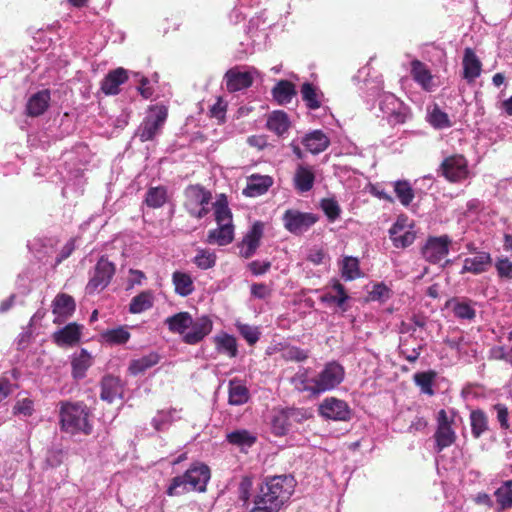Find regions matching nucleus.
I'll return each instance as SVG.
<instances>
[{
    "label": "nucleus",
    "mask_w": 512,
    "mask_h": 512,
    "mask_svg": "<svg viewBox=\"0 0 512 512\" xmlns=\"http://www.w3.org/2000/svg\"><path fill=\"white\" fill-rule=\"evenodd\" d=\"M295 488L292 476L281 475L270 478L261 487L251 512H276L286 502Z\"/></svg>",
    "instance_id": "nucleus-1"
},
{
    "label": "nucleus",
    "mask_w": 512,
    "mask_h": 512,
    "mask_svg": "<svg viewBox=\"0 0 512 512\" xmlns=\"http://www.w3.org/2000/svg\"><path fill=\"white\" fill-rule=\"evenodd\" d=\"M213 207L217 228L208 232L205 241L211 245L226 246L234 240L233 217L226 196L221 194Z\"/></svg>",
    "instance_id": "nucleus-2"
},
{
    "label": "nucleus",
    "mask_w": 512,
    "mask_h": 512,
    "mask_svg": "<svg viewBox=\"0 0 512 512\" xmlns=\"http://www.w3.org/2000/svg\"><path fill=\"white\" fill-rule=\"evenodd\" d=\"M209 479V467L203 463H195L183 475L172 479L167 494L177 496L189 491L204 492Z\"/></svg>",
    "instance_id": "nucleus-3"
},
{
    "label": "nucleus",
    "mask_w": 512,
    "mask_h": 512,
    "mask_svg": "<svg viewBox=\"0 0 512 512\" xmlns=\"http://www.w3.org/2000/svg\"><path fill=\"white\" fill-rule=\"evenodd\" d=\"M61 429L67 433L90 434L92 425L89 420V410L82 403L62 402L60 406Z\"/></svg>",
    "instance_id": "nucleus-4"
},
{
    "label": "nucleus",
    "mask_w": 512,
    "mask_h": 512,
    "mask_svg": "<svg viewBox=\"0 0 512 512\" xmlns=\"http://www.w3.org/2000/svg\"><path fill=\"white\" fill-rule=\"evenodd\" d=\"M417 230L414 220L406 215H399L389 229V237L396 248H406L416 239Z\"/></svg>",
    "instance_id": "nucleus-5"
},
{
    "label": "nucleus",
    "mask_w": 512,
    "mask_h": 512,
    "mask_svg": "<svg viewBox=\"0 0 512 512\" xmlns=\"http://www.w3.org/2000/svg\"><path fill=\"white\" fill-rule=\"evenodd\" d=\"M455 419V411L441 409L437 413V429L434 434L436 448L440 452L444 448L451 446L456 440V433L452 428Z\"/></svg>",
    "instance_id": "nucleus-6"
},
{
    "label": "nucleus",
    "mask_w": 512,
    "mask_h": 512,
    "mask_svg": "<svg viewBox=\"0 0 512 512\" xmlns=\"http://www.w3.org/2000/svg\"><path fill=\"white\" fill-rule=\"evenodd\" d=\"M344 376V368L339 363H327L319 374L311 380V382H314L315 393L320 394L334 389L343 381Z\"/></svg>",
    "instance_id": "nucleus-7"
},
{
    "label": "nucleus",
    "mask_w": 512,
    "mask_h": 512,
    "mask_svg": "<svg viewBox=\"0 0 512 512\" xmlns=\"http://www.w3.org/2000/svg\"><path fill=\"white\" fill-rule=\"evenodd\" d=\"M185 198V207L192 216L202 218L208 214L212 198L209 191L199 185H191L185 190Z\"/></svg>",
    "instance_id": "nucleus-8"
},
{
    "label": "nucleus",
    "mask_w": 512,
    "mask_h": 512,
    "mask_svg": "<svg viewBox=\"0 0 512 512\" xmlns=\"http://www.w3.org/2000/svg\"><path fill=\"white\" fill-rule=\"evenodd\" d=\"M167 118V108L163 105H156L149 109L144 121L138 129V136L141 141L152 140L160 131Z\"/></svg>",
    "instance_id": "nucleus-9"
},
{
    "label": "nucleus",
    "mask_w": 512,
    "mask_h": 512,
    "mask_svg": "<svg viewBox=\"0 0 512 512\" xmlns=\"http://www.w3.org/2000/svg\"><path fill=\"white\" fill-rule=\"evenodd\" d=\"M282 221L287 231L294 235H302L318 221V216L297 209H288L283 214Z\"/></svg>",
    "instance_id": "nucleus-10"
},
{
    "label": "nucleus",
    "mask_w": 512,
    "mask_h": 512,
    "mask_svg": "<svg viewBox=\"0 0 512 512\" xmlns=\"http://www.w3.org/2000/svg\"><path fill=\"white\" fill-rule=\"evenodd\" d=\"M379 107L393 124H403L410 116L409 108L391 93L381 95Z\"/></svg>",
    "instance_id": "nucleus-11"
},
{
    "label": "nucleus",
    "mask_w": 512,
    "mask_h": 512,
    "mask_svg": "<svg viewBox=\"0 0 512 512\" xmlns=\"http://www.w3.org/2000/svg\"><path fill=\"white\" fill-rule=\"evenodd\" d=\"M451 242L447 235L430 236L421 249L422 256L432 264L439 263L448 255Z\"/></svg>",
    "instance_id": "nucleus-12"
},
{
    "label": "nucleus",
    "mask_w": 512,
    "mask_h": 512,
    "mask_svg": "<svg viewBox=\"0 0 512 512\" xmlns=\"http://www.w3.org/2000/svg\"><path fill=\"white\" fill-rule=\"evenodd\" d=\"M114 272V264L108 261V259L101 257L86 285V292L88 294H94L95 292L103 290L109 284Z\"/></svg>",
    "instance_id": "nucleus-13"
},
{
    "label": "nucleus",
    "mask_w": 512,
    "mask_h": 512,
    "mask_svg": "<svg viewBox=\"0 0 512 512\" xmlns=\"http://www.w3.org/2000/svg\"><path fill=\"white\" fill-rule=\"evenodd\" d=\"M441 169L445 178L451 182H461L469 177L467 161L462 155L446 158Z\"/></svg>",
    "instance_id": "nucleus-14"
},
{
    "label": "nucleus",
    "mask_w": 512,
    "mask_h": 512,
    "mask_svg": "<svg viewBox=\"0 0 512 512\" xmlns=\"http://www.w3.org/2000/svg\"><path fill=\"white\" fill-rule=\"evenodd\" d=\"M320 415L334 421H346L350 419V408L348 404L335 397H328L319 406Z\"/></svg>",
    "instance_id": "nucleus-15"
},
{
    "label": "nucleus",
    "mask_w": 512,
    "mask_h": 512,
    "mask_svg": "<svg viewBox=\"0 0 512 512\" xmlns=\"http://www.w3.org/2000/svg\"><path fill=\"white\" fill-rule=\"evenodd\" d=\"M256 74L257 71L254 68L241 69L235 67L228 70L225 74L227 90L236 92L250 87Z\"/></svg>",
    "instance_id": "nucleus-16"
},
{
    "label": "nucleus",
    "mask_w": 512,
    "mask_h": 512,
    "mask_svg": "<svg viewBox=\"0 0 512 512\" xmlns=\"http://www.w3.org/2000/svg\"><path fill=\"white\" fill-rule=\"evenodd\" d=\"M263 232L264 224L262 222L257 221L252 225L240 244V255L242 257L248 259L254 255L260 245Z\"/></svg>",
    "instance_id": "nucleus-17"
},
{
    "label": "nucleus",
    "mask_w": 512,
    "mask_h": 512,
    "mask_svg": "<svg viewBox=\"0 0 512 512\" xmlns=\"http://www.w3.org/2000/svg\"><path fill=\"white\" fill-rule=\"evenodd\" d=\"M75 311L74 299L65 293L58 294L52 301L53 322L61 324L65 322Z\"/></svg>",
    "instance_id": "nucleus-18"
},
{
    "label": "nucleus",
    "mask_w": 512,
    "mask_h": 512,
    "mask_svg": "<svg viewBox=\"0 0 512 512\" xmlns=\"http://www.w3.org/2000/svg\"><path fill=\"white\" fill-rule=\"evenodd\" d=\"M212 327V321L206 316L193 319V324L185 333L184 342L190 345L199 343L212 331Z\"/></svg>",
    "instance_id": "nucleus-19"
},
{
    "label": "nucleus",
    "mask_w": 512,
    "mask_h": 512,
    "mask_svg": "<svg viewBox=\"0 0 512 512\" xmlns=\"http://www.w3.org/2000/svg\"><path fill=\"white\" fill-rule=\"evenodd\" d=\"M82 326L77 323H69L62 329L53 333L54 342L60 346H74L81 338Z\"/></svg>",
    "instance_id": "nucleus-20"
},
{
    "label": "nucleus",
    "mask_w": 512,
    "mask_h": 512,
    "mask_svg": "<svg viewBox=\"0 0 512 512\" xmlns=\"http://www.w3.org/2000/svg\"><path fill=\"white\" fill-rule=\"evenodd\" d=\"M315 172L313 167L300 164L296 168L293 182L296 190L301 193L308 192L313 188Z\"/></svg>",
    "instance_id": "nucleus-21"
},
{
    "label": "nucleus",
    "mask_w": 512,
    "mask_h": 512,
    "mask_svg": "<svg viewBox=\"0 0 512 512\" xmlns=\"http://www.w3.org/2000/svg\"><path fill=\"white\" fill-rule=\"evenodd\" d=\"M463 77L469 83L473 82L481 74L482 64L475 52L471 48L464 50L463 56Z\"/></svg>",
    "instance_id": "nucleus-22"
},
{
    "label": "nucleus",
    "mask_w": 512,
    "mask_h": 512,
    "mask_svg": "<svg viewBox=\"0 0 512 512\" xmlns=\"http://www.w3.org/2000/svg\"><path fill=\"white\" fill-rule=\"evenodd\" d=\"M491 264V257L489 253L478 252L472 257H468L464 260L461 274L473 273L480 274L485 272Z\"/></svg>",
    "instance_id": "nucleus-23"
},
{
    "label": "nucleus",
    "mask_w": 512,
    "mask_h": 512,
    "mask_svg": "<svg viewBox=\"0 0 512 512\" xmlns=\"http://www.w3.org/2000/svg\"><path fill=\"white\" fill-rule=\"evenodd\" d=\"M312 154H319L326 150L330 144L329 137L320 130L306 134L301 142Z\"/></svg>",
    "instance_id": "nucleus-24"
},
{
    "label": "nucleus",
    "mask_w": 512,
    "mask_h": 512,
    "mask_svg": "<svg viewBox=\"0 0 512 512\" xmlns=\"http://www.w3.org/2000/svg\"><path fill=\"white\" fill-rule=\"evenodd\" d=\"M272 184L273 180L270 176L253 174L248 178L244 194L249 197L260 196L267 192Z\"/></svg>",
    "instance_id": "nucleus-25"
},
{
    "label": "nucleus",
    "mask_w": 512,
    "mask_h": 512,
    "mask_svg": "<svg viewBox=\"0 0 512 512\" xmlns=\"http://www.w3.org/2000/svg\"><path fill=\"white\" fill-rule=\"evenodd\" d=\"M93 363L91 354L86 349H81L72 356L71 366L72 375L75 379H82L86 375V371Z\"/></svg>",
    "instance_id": "nucleus-26"
},
{
    "label": "nucleus",
    "mask_w": 512,
    "mask_h": 512,
    "mask_svg": "<svg viewBox=\"0 0 512 512\" xmlns=\"http://www.w3.org/2000/svg\"><path fill=\"white\" fill-rule=\"evenodd\" d=\"M411 74L413 79L426 91H432L435 87L433 76L425 64L418 60L411 63Z\"/></svg>",
    "instance_id": "nucleus-27"
},
{
    "label": "nucleus",
    "mask_w": 512,
    "mask_h": 512,
    "mask_svg": "<svg viewBox=\"0 0 512 512\" xmlns=\"http://www.w3.org/2000/svg\"><path fill=\"white\" fill-rule=\"evenodd\" d=\"M127 80V72L123 68L111 71L102 81L101 89L107 95H115L119 92V86Z\"/></svg>",
    "instance_id": "nucleus-28"
},
{
    "label": "nucleus",
    "mask_w": 512,
    "mask_h": 512,
    "mask_svg": "<svg viewBox=\"0 0 512 512\" xmlns=\"http://www.w3.org/2000/svg\"><path fill=\"white\" fill-rule=\"evenodd\" d=\"M159 361V354L156 352H150L139 358L131 360L128 367V372L133 376H137L157 365Z\"/></svg>",
    "instance_id": "nucleus-29"
},
{
    "label": "nucleus",
    "mask_w": 512,
    "mask_h": 512,
    "mask_svg": "<svg viewBox=\"0 0 512 512\" xmlns=\"http://www.w3.org/2000/svg\"><path fill=\"white\" fill-rule=\"evenodd\" d=\"M168 329L173 332L182 335L184 340L185 333L193 324V318L188 312H179L165 320Z\"/></svg>",
    "instance_id": "nucleus-30"
},
{
    "label": "nucleus",
    "mask_w": 512,
    "mask_h": 512,
    "mask_svg": "<svg viewBox=\"0 0 512 512\" xmlns=\"http://www.w3.org/2000/svg\"><path fill=\"white\" fill-rule=\"evenodd\" d=\"M172 283L175 293L179 296L186 297L194 291V281L192 276L183 271H175L172 274Z\"/></svg>",
    "instance_id": "nucleus-31"
},
{
    "label": "nucleus",
    "mask_w": 512,
    "mask_h": 512,
    "mask_svg": "<svg viewBox=\"0 0 512 512\" xmlns=\"http://www.w3.org/2000/svg\"><path fill=\"white\" fill-rule=\"evenodd\" d=\"M50 102L49 90H42L32 95L27 103V112L31 116H39L43 114Z\"/></svg>",
    "instance_id": "nucleus-32"
},
{
    "label": "nucleus",
    "mask_w": 512,
    "mask_h": 512,
    "mask_svg": "<svg viewBox=\"0 0 512 512\" xmlns=\"http://www.w3.org/2000/svg\"><path fill=\"white\" fill-rule=\"evenodd\" d=\"M291 122L288 115L280 110L273 111L268 115L267 128L278 136H282L290 128Z\"/></svg>",
    "instance_id": "nucleus-33"
},
{
    "label": "nucleus",
    "mask_w": 512,
    "mask_h": 512,
    "mask_svg": "<svg viewBox=\"0 0 512 512\" xmlns=\"http://www.w3.org/2000/svg\"><path fill=\"white\" fill-rule=\"evenodd\" d=\"M122 394V387L120 380L113 376H106L102 380L101 394L102 400L112 403L117 397Z\"/></svg>",
    "instance_id": "nucleus-34"
},
{
    "label": "nucleus",
    "mask_w": 512,
    "mask_h": 512,
    "mask_svg": "<svg viewBox=\"0 0 512 512\" xmlns=\"http://www.w3.org/2000/svg\"><path fill=\"white\" fill-rule=\"evenodd\" d=\"M292 409L276 410L271 420L272 431L277 436L285 435L290 428V417L293 415Z\"/></svg>",
    "instance_id": "nucleus-35"
},
{
    "label": "nucleus",
    "mask_w": 512,
    "mask_h": 512,
    "mask_svg": "<svg viewBox=\"0 0 512 512\" xmlns=\"http://www.w3.org/2000/svg\"><path fill=\"white\" fill-rule=\"evenodd\" d=\"M216 349L230 358L236 357L238 353L236 338L225 332H221L214 337Z\"/></svg>",
    "instance_id": "nucleus-36"
},
{
    "label": "nucleus",
    "mask_w": 512,
    "mask_h": 512,
    "mask_svg": "<svg viewBox=\"0 0 512 512\" xmlns=\"http://www.w3.org/2000/svg\"><path fill=\"white\" fill-rule=\"evenodd\" d=\"M248 388L237 379L230 380L229 382V404L243 405L249 400Z\"/></svg>",
    "instance_id": "nucleus-37"
},
{
    "label": "nucleus",
    "mask_w": 512,
    "mask_h": 512,
    "mask_svg": "<svg viewBox=\"0 0 512 512\" xmlns=\"http://www.w3.org/2000/svg\"><path fill=\"white\" fill-rule=\"evenodd\" d=\"M154 293L151 290L141 292L132 298L129 311L133 314L142 313L150 309L154 304Z\"/></svg>",
    "instance_id": "nucleus-38"
},
{
    "label": "nucleus",
    "mask_w": 512,
    "mask_h": 512,
    "mask_svg": "<svg viewBox=\"0 0 512 512\" xmlns=\"http://www.w3.org/2000/svg\"><path fill=\"white\" fill-rule=\"evenodd\" d=\"M454 316L461 320H473L476 316V310L469 301L454 299L449 302Z\"/></svg>",
    "instance_id": "nucleus-39"
},
{
    "label": "nucleus",
    "mask_w": 512,
    "mask_h": 512,
    "mask_svg": "<svg viewBox=\"0 0 512 512\" xmlns=\"http://www.w3.org/2000/svg\"><path fill=\"white\" fill-rule=\"evenodd\" d=\"M301 94L308 108L315 110L321 106L323 94L312 84L304 83L301 87Z\"/></svg>",
    "instance_id": "nucleus-40"
},
{
    "label": "nucleus",
    "mask_w": 512,
    "mask_h": 512,
    "mask_svg": "<svg viewBox=\"0 0 512 512\" xmlns=\"http://www.w3.org/2000/svg\"><path fill=\"white\" fill-rule=\"evenodd\" d=\"M226 439L230 444L243 448L251 447L256 441V436L248 430L241 429L228 433Z\"/></svg>",
    "instance_id": "nucleus-41"
},
{
    "label": "nucleus",
    "mask_w": 512,
    "mask_h": 512,
    "mask_svg": "<svg viewBox=\"0 0 512 512\" xmlns=\"http://www.w3.org/2000/svg\"><path fill=\"white\" fill-rule=\"evenodd\" d=\"M333 289L335 290L336 295L330 292L324 293L320 297V301L328 305L335 304L338 307L343 308L345 302L348 299V295L345 292L344 286L338 281H335L333 284Z\"/></svg>",
    "instance_id": "nucleus-42"
},
{
    "label": "nucleus",
    "mask_w": 512,
    "mask_h": 512,
    "mask_svg": "<svg viewBox=\"0 0 512 512\" xmlns=\"http://www.w3.org/2000/svg\"><path fill=\"white\" fill-rule=\"evenodd\" d=\"M341 275L346 281H351L361 276L359 261L355 257L346 256L341 262Z\"/></svg>",
    "instance_id": "nucleus-43"
},
{
    "label": "nucleus",
    "mask_w": 512,
    "mask_h": 512,
    "mask_svg": "<svg viewBox=\"0 0 512 512\" xmlns=\"http://www.w3.org/2000/svg\"><path fill=\"white\" fill-rule=\"evenodd\" d=\"M167 190L163 186L151 187L145 197V203L150 208H160L167 201Z\"/></svg>",
    "instance_id": "nucleus-44"
},
{
    "label": "nucleus",
    "mask_w": 512,
    "mask_h": 512,
    "mask_svg": "<svg viewBox=\"0 0 512 512\" xmlns=\"http://www.w3.org/2000/svg\"><path fill=\"white\" fill-rule=\"evenodd\" d=\"M471 432L475 438H479L488 430V418L482 410H473L470 413Z\"/></svg>",
    "instance_id": "nucleus-45"
},
{
    "label": "nucleus",
    "mask_w": 512,
    "mask_h": 512,
    "mask_svg": "<svg viewBox=\"0 0 512 512\" xmlns=\"http://www.w3.org/2000/svg\"><path fill=\"white\" fill-rule=\"evenodd\" d=\"M217 256L215 252L206 248L196 249V255L193 258V263L202 270H207L215 266Z\"/></svg>",
    "instance_id": "nucleus-46"
},
{
    "label": "nucleus",
    "mask_w": 512,
    "mask_h": 512,
    "mask_svg": "<svg viewBox=\"0 0 512 512\" xmlns=\"http://www.w3.org/2000/svg\"><path fill=\"white\" fill-rule=\"evenodd\" d=\"M494 495L501 510L510 509L512 507V480L505 481Z\"/></svg>",
    "instance_id": "nucleus-47"
},
{
    "label": "nucleus",
    "mask_w": 512,
    "mask_h": 512,
    "mask_svg": "<svg viewBox=\"0 0 512 512\" xmlns=\"http://www.w3.org/2000/svg\"><path fill=\"white\" fill-rule=\"evenodd\" d=\"M309 378L308 369L300 368L298 372L291 378V383L300 392H310L316 394L314 391V382Z\"/></svg>",
    "instance_id": "nucleus-48"
},
{
    "label": "nucleus",
    "mask_w": 512,
    "mask_h": 512,
    "mask_svg": "<svg viewBox=\"0 0 512 512\" xmlns=\"http://www.w3.org/2000/svg\"><path fill=\"white\" fill-rule=\"evenodd\" d=\"M102 338L108 344L120 345L126 343L130 339V333L126 327L120 326L106 330L102 334Z\"/></svg>",
    "instance_id": "nucleus-49"
},
{
    "label": "nucleus",
    "mask_w": 512,
    "mask_h": 512,
    "mask_svg": "<svg viewBox=\"0 0 512 512\" xmlns=\"http://www.w3.org/2000/svg\"><path fill=\"white\" fill-rule=\"evenodd\" d=\"M436 373L433 371L418 372L414 375V382L420 388L421 392L432 396L434 390L432 388Z\"/></svg>",
    "instance_id": "nucleus-50"
},
{
    "label": "nucleus",
    "mask_w": 512,
    "mask_h": 512,
    "mask_svg": "<svg viewBox=\"0 0 512 512\" xmlns=\"http://www.w3.org/2000/svg\"><path fill=\"white\" fill-rule=\"evenodd\" d=\"M179 418V411L176 409L162 410L153 418L152 424L156 430H164L168 425Z\"/></svg>",
    "instance_id": "nucleus-51"
},
{
    "label": "nucleus",
    "mask_w": 512,
    "mask_h": 512,
    "mask_svg": "<svg viewBox=\"0 0 512 512\" xmlns=\"http://www.w3.org/2000/svg\"><path fill=\"white\" fill-rule=\"evenodd\" d=\"M294 93V86L288 81H280L273 89V96L280 104L289 103Z\"/></svg>",
    "instance_id": "nucleus-52"
},
{
    "label": "nucleus",
    "mask_w": 512,
    "mask_h": 512,
    "mask_svg": "<svg viewBox=\"0 0 512 512\" xmlns=\"http://www.w3.org/2000/svg\"><path fill=\"white\" fill-rule=\"evenodd\" d=\"M428 121L436 129H445L452 126L448 115L437 106H434L429 112Z\"/></svg>",
    "instance_id": "nucleus-53"
},
{
    "label": "nucleus",
    "mask_w": 512,
    "mask_h": 512,
    "mask_svg": "<svg viewBox=\"0 0 512 512\" xmlns=\"http://www.w3.org/2000/svg\"><path fill=\"white\" fill-rule=\"evenodd\" d=\"M394 191L400 202L405 206H408L414 198L413 189L406 181L395 182Z\"/></svg>",
    "instance_id": "nucleus-54"
},
{
    "label": "nucleus",
    "mask_w": 512,
    "mask_h": 512,
    "mask_svg": "<svg viewBox=\"0 0 512 512\" xmlns=\"http://www.w3.org/2000/svg\"><path fill=\"white\" fill-rule=\"evenodd\" d=\"M281 356L286 361L302 362L308 358V352L298 347L288 346L283 348Z\"/></svg>",
    "instance_id": "nucleus-55"
},
{
    "label": "nucleus",
    "mask_w": 512,
    "mask_h": 512,
    "mask_svg": "<svg viewBox=\"0 0 512 512\" xmlns=\"http://www.w3.org/2000/svg\"><path fill=\"white\" fill-rule=\"evenodd\" d=\"M321 208L323 209L328 219L332 222L335 221L340 215V207L337 201L333 199H323L321 201Z\"/></svg>",
    "instance_id": "nucleus-56"
},
{
    "label": "nucleus",
    "mask_w": 512,
    "mask_h": 512,
    "mask_svg": "<svg viewBox=\"0 0 512 512\" xmlns=\"http://www.w3.org/2000/svg\"><path fill=\"white\" fill-rule=\"evenodd\" d=\"M34 412V403L29 398H23L16 402L13 407L15 415H22L24 417L31 416Z\"/></svg>",
    "instance_id": "nucleus-57"
},
{
    "label": "nucleus",
    "mask_w": 512,
    "mask_h": 512,
    "mask_svg": "<svg viewBox=\"0 0 512 512\" xmlns=\"http://www.w3.org/2000/svg\"><path fill=\"white\" fill-rule=\"evenodd\" d=\"M237 328L239 333L250 345H253L258 341L260 333L257 328L247 324H238Z\"/></svg>",
    "instance_id": "nucleus-58"
},
{
    "label": "nucleus",
    "mask_w": 512,
    "mask_h": 512,
    "mask_svg": "<svg viewBox=\"0 0 512 512\" xmlns=\"http://www.w3.org/2000/svg\"><path fill=\"white\" fill-rule=\"evenodd\" d=\"M496 269L500 277L507 279L512 278V262L508 259H499L496 262Z\"/></svg>",
    "instance_id": "nucleus-59"
},
{
    "label": "nucleus",
    "mask_w": 512,
    "mask_h": 512,
    "mask_svg": "<svg viewBox=\"0 0 512 512\" xmlns=\"http://www.w3.org/2000/svg\"><path fill=\"white\" fill-rule=\"evenodd\" d=\"M493 409L496 411L497 419L500 423V426L503 429L509 428V422H508V409L504 404L497 403L493 406Z\"/></svg>",
    "instance_id": "nucleus-60"
},
{
    "label": "nucleus",
    "mask_w": 512,
    "mask_h": 512,
    "mask_svg": "<svg viewBox=\"0 0 512 512\" xmlns=\"http://www.w3.org/2000/svg\"><path fill=\"white\" fill-rule=\"evenodd\" d=\"M251 294L255 298L265 299L271 294L270 288L263 283H255L251 286Z\"/></svg>",
    "instance_id": "nucleus-61"
},
{
    "label": "nucleus",
    "mask_w": 512,
    "mask_h": 512,
    "mask_svg": "<svg viewBox=\"0 0 512 512\" xmlns=\"http://www.w3.org/2000/svg\"><path fill=\"white\" fill-rule=\"evenodd\" d=\"M146 279L144 272L140 270L130 269L128 278V288H132L135 285H142Z\"/></svg>",
    "instance_id": "nucleus-62"
},
{
    "label": "nucleus",
    "mask_w": 512,
    "mask_h": 512,
    "mask_svg": "<svg viewBox=\"0 0 512 512\" xmlns=\"http://www.w3.org/2000/svg\"><path fill=\"white\" fill-rule=\"evenodd\" d=\"M490 358L509 362L511 355L503 346H495L490 349Z\"/></svg>",
    "instance_id": "nucleus-63"
},
{
    "label": "nucleus",
    "mask_w": 512,
    "mask_h": 512,
    "mask_svg": "<svg viewBox=\"0 0 512 512\" xmlns=\"http://www.w3.org/2000/svg\"><path fill=\"white\" fill-rule=\"evenodd\" d=\"M271 264L270 262L252 261L249 264V268L254 275H262L266 273Z\"/></svg>",
    "instance_id": "nucleus-64"
}]
</instances>
